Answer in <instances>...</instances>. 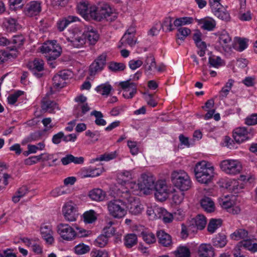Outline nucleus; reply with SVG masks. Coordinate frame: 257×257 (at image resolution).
<instances>
[{
	"instance_id": "nucleus-28",
	"label": "nucleus",
	"mask_w": 257,
	"mask_h": 257,
	"mask_svg": "<svg viewBox=\"0 0 257 257\" xmlns=\"http://www.w3.org/2000/svg\"><path fill=\"white\" fill-rule=\"evenodd\" d=\"M41 108L45 111L52 112L55 109L58 108L57 104L49 97H43L41 101Z\"/></svg>"
},
{
	"instance_id": "nucleus-59",
	"label": "nucleus",
	"mask_w": 257,
	"mask_h": 257,
	"mask_svg": "<svg viewBox=\"0 0 257 257\" xmlns=\"http://www.w3.org/2000/svg\"><path fill=\"white\" fill-rule=\"evenodd\" d=\"M125 68V65L122 63L111 62L108 65V68L112 71L117 72L123 70Z\"/></svg>"
},
{
	"instance_id": "nucleus-41",
	"label": "nucleus",
	"mask_w": 257,
	"mask_h": 257,
	"mask_svg": "<svg viewBox=\"0 0 257 257\" xmlns=\"http://www.w3.org/2000/svg\"><path fill=\"white\" fill-rule=\"evenodd\" d=\"M138 238L134 233L126 234L124 238V243L127 248H131L137 243Z\"/></svg>"
},
{
	"instance_id": "nucleus-23",
	"label": "nucleus",
	"mask_w": 257,
	"mask_h": 257,
	"mask_svg": "<svg viewBox=\"0 0 257 257\" xmlns=\"http://www.w3.org/2000/svg\"><path fill=\"white\" fill-rule=\"evenodd\" d=\"M79 18L73 16H69L60 19L57 23V27L60 32L63 31L70 23L78 21Z\"/></svg>"
},
{
	"instance_id": "nucleus-24",
	"label": "nucleus",
	"mask_w": 257,
	"mask_h": 257,
	"mask_svg": "<svg viewBox=\"0 0 257 257\" xmlns=\"http://www.w3.org/2000/svg\"><path fill=\"white\" fill-rule=\"evenodd\" d=\"M125 187L121 186L119 189V194L120 197L122 198V195L124 193L125 190L126 191V193L129 195H133L136 191L139 189V184H137L134 182H128L125 184Z\"/></svg>"
},
{
	"instance_id": "nucleus-49",
	"label": "nucleus",
	"mask_w": 257,
	"mask_h": 257,
	"mask_svg": "<svg viewBox=\"0 0 257 257\" xmlns=\"http://www.w3.org/2000/svg\"><path fill=\"white\" fill-rule=\"evenodd\" d=\"M248 232L244 229H238L231 234L232 239L238 240L247 237Z\"/></svg>"
},
{
	"instance_id": "nucleus-9",
	"label": "nucleus",
	"mask_w": 257,
	"mask_h": 257,
	"mask_svg": "<svg viewBox=\"0 0 257 257\" xmlns=\"http://www.w3.org/2000/svg\"><path fill=\"white\" fill-rule=\"evenodd\" d=\"M118 86L119 91H122V96L128 95L133 96L137 94V85L136 83L132 82L131 79L120 82Z\"/></svg>"
},
{
	"instance_id": "nucleus-47",
	"label": "nucleus",
	"mask_w": 257,
	"mask_h": 257,
	"mask_svg": "<svg viewBox=\"0 0 257 257\" xmlns=\"http://www.w3.org/2000/svg\"><path fill=\"white\" fill-rule=\"evenodd\" d=\"M75 230H74L75 238L85 237L89 236L91 234V231L89 230L85 229L77 225H74Z\"/></svg>"
},
{
	"instance_id": "nucleus-62",
	"label": "nucleus",
	"mask_w": 257,
	"mask_h": 257,
	"mask_svg": "<svg viewBox=\"0 0 257 257\" xmlns=\"http://www.w3.org/2000/svg\"><path fill=\"white\" fill-rule=\"evenodd\" d=\"M86 100V97H75V101L77 102H80L82 104L81 105V108L82 110V113L83 114L86 113L90 110V107L88 106V103H84Z\"/></svg>"
},
{
	"instance_id": "nucleus-27",
	"label": "nucleus",
	"mask_w": 257,
	"mask_h": 257,
	"mask_svg": "<svg viewBox=\"0 0 257 257\" xmlns=\"http://www.w3.org/2000/svg\"><path fill=\"white\" fill-rule=\"evenodd\" d=\"M142 179L141 189L152 190L155 188V179L153 176L143 174Z\"/></svg>"
},
{
	"instance_id": "nucleus-29",
	"label": "nucleus",
	"mask_w": 257,
	"mask_h": 257,
	"mask_svg": "<svg viewBox=\"0 0 257 257\" xmlns=\"http://www.w3.org/2000/svg\"><path fill=\"white\" fill-rule=\"evenodd\" d=\"M25 38L23 35L15 36L13 38L12 43L14 44L13 46H8L6 49L10 51H14L16 54L17 49L20 48L24 44Z\"/></svg>"
},
{
	"instance_id": "nucleus-60",
	"label": "nucleus",
	"mask_w": 257,
	"mask_h": 257,
	"mask_svg": "<svg viewBox=\"0 0 257 257\" xmlns=\"http://www.w3.org/2000/svg\"><path fill=\"white\" fill-rule=\"evenodd\" d=\"M118 178L125 184L132 179V172L131 171H123L118 175Z\"/></svg>"
},
{
	"instance_id": "nucleus-19",
	"label": "nucleus",
	"mask_w": 257,
	"mask_h": 257,
	"mask_svg": "<svg viewBox=\"0 0 257 257\" xmlns=\"http://www.w3.org/2000/svg\"><path fill=\"white\" fill-rule=\"evenodd\" d=\"M95 7L94 5H89L87 3L80 2L77 5V10L78 13L85 18L89 17L92 19L91 15V8Z\"/></svg>"
},
{
	"instance_id": "nucleus-50",
	"label": "nucleus",
	"mask_w": 257,
	"mask_h": 257,
	"mask_svg": "<svg viewBox=\"0 0 257 257\" xmlns=\"http://www.w3.org/2000/svg\"><path fill=\"white\" fill-rule=\"evenodd\" d=\"M91 115H94L96 117V119L95 120L96 124L99 126H104L106 125V122L102 118L103 115L100 111L94 110L91 112Z\"/></svg>"
},
{
	"instance_id": "nucleus-38",
	"label": "nucleus",
	"mask_w": 257,
	"mask_h": 257,
	"mask_svg": "<svg viewBox=\"0 0 257 257\" xmlns=\"http://www.w3.org/2000/svg\"><path fill=\"white\" fill-rule=\"evenodd\" d=\"M208 64L209 67L218 68L224 65L223 60L219 56L212 55L209 57Z\"/></svg>"
},
{
	"instance_id": "nucleus-61",
	"label": "nucleus",
	"mask_w": 257,
	"mask_h": 257,
	"mask_svg": "<svg viewBox=\"0 0 257 257\" xmlns=\"http://www.w3.org/2000/svg\"><path fill=\"white\" fill-rule=\"evenodd\" d=\"M178 33L177 34L178 39L181 41H184L186 37L190 34L191 31L186 27H181L178 29Z\"/></svg>"
},
{
	"instance_id": "nucleus-52",
	"label": "nucleus",
	"mask_w": 257,
	"mask_h": 257,
	"mask_svg": "<svg viewBox=\"0 0 257 257\" xmlns=\"http://www.w3.org/2000/svg\"><path fill=\"white\" fill-rule=\"evenodd\" d=\"M53 86L56 89H59L64 87L66 82L57 73L53 78Z\"/></svg>"
},
{
	"instance_id": "nucleus-55",
	"label": "nucleus",
	"mask_w": 257,
	"mask_h": 257,
	"mask_svg": "<svg viewBox=\"0 0 257 257\" xmlns=\"http://www.w3.org/2000/svg\"><path fill=\"white\" fill-rule=\"evenodd\" d=\"M172 19L171 17L166 18L163 23L161 25L160 29L162 28L165 32H170L173 30L172 23Z\"/></svg>"
},
{
	"instance_id": "nucleus-4",
	"label": "nucleus",
	"mask_w": 257,
	"mask_h": 257,
	"mask_svg": "<svg viewBox=\"0 0 257 257\" xmlns=\"http://www.w3.org/2000/svg\"><path fill=\"white\" fill-rule=\"evenodd\" d=\"M66 40L69 46L75 48L84 47L86 42L84 33L78 28L69 30Z\"/></svg>"
},
{
	"instance_id": "nucleus-57",
	"label": "nucleus",
	"mask_w": 257,
	"mask_h": 257,
	"mask_svg": "<svg viewBox=\"0 0 257 257\" xmlns=\"http://www.w3.org/2000/svg\"><path fill=\"white\" fill-rule=\"evenodd\" d=\"M108 243V237L104 234L97 237L94 241V244L96 246L99 247H104Z\"/></svg>"
},
{
	"instance_id": "nucleus-15",
	"label": "nucleus",
	"mask_w": 257,
	"mask_h": 257,
	"mask_svg": "<svg viewBox=\"0 0 257 257\" xmlns=\"http://www.w3.org/2000/svg\"><path fill=\"white\" fill-rule=\"evenodd\" d=\"M41 3L39 1H32L26 5L24 13L28 17L38 15L41 11Z\"/></svg>"
},
{
	"instance_id": "nucleus-1",
	"label": "nucleus",
	"mask_w": 257,
	"mask_h": 257,
	"mask_svg": "<svg viewBox=\"0 0 257 257\" xmlns=\"http://www.w3.org/2000/svg\"><path fill=\"white\" fill-rule=\"evenodd\" d=\"M195 177L201 184L210 183L214 176V168L211 164L205 161L198 162L194 168Z\"/></svg>"
},
{
	"instance_id": "nucleus-33",
	"label": "nucleus",
	"mask_w": 257,
	"mask_h": 257,
	"mask_svg": "<svg viewBox=\"0 0 257 257\" xmlns=\"http://www.w3.org/2000/svg\"><path fill=\"white\" fill-rule=\"evenodd\" d=\"M198 23L202 25V29L207 31H212L216 26L215 21L211 18L200 19Z\"/></svg>"
},
{
	"instance_id": "nucleus-20",
	"label": "nucleus",
	"mask_w": 257,
	"mask_h": 257,
	"mask_svg": "<svg viewBox=\"0 0 257 257\" xmlns=\"http://www.w3.org/2000/svg\"><path fill=\"white\" fill-rule=\"evenodd\" d=\"M201 33L200 32H196L193 34V39L197 47L199 48V50L198 51L197 53L200 57H203L206 50V45L204 42L201 41Z\"/></svg>"
},
{
	"instance_id": "nucleus-11",
	"label": "nucleus",
	"mask_w": 257,
	"mask_h": 257,
	"mask_svg": "<svg viewBox=\"0 0 257 257\" xmlns=\"http://www.w3.org/2000/svg\"><path fill=\"white\" fill-rule=\"evenodd\" d=\"M63 214L65 220L68 221H74L77 217L75 205L71 201L66 203L62 209Z\"/></svg>"
},
{
	"instance_id": "nucleus-51",
	"label": "nucleus",
	"mask_w": 257,
	"mask_h": 257,
	"mask_svg": "<svg viewBox=\"0 0 257 257\" xmlns=\"http://www.w3.org/2000/svg\"><path fill=\"white\" fill-rule=\"evenodd\" d=\"M145 67L148 71H152L154 69L156 68V65L155 58L152 55L147 57L145 62Z\"/></svg>"
},
{
	"instance_id": "nucleus-8",
	"label": "nucleus",
	"mask_w": 257,
	"mask_h": 257,
	"mask_svg": "<svg viewBox=\"0 0 257 257\" xmlns=\"http://www.w3.org/2000/svg\"><path fill=\"white\" fill-rule=\"evenodd\" d=\"M221 169L225 173L235 175L240 173L242 167L240 163L235 160H224L220 163Z\"/></svg>"
},
{
	"instance_id": "nucleus-2",
	"label": "nucleus",
	"mask_w": 257,
	"mask_h": 257,
	"mask_svg": "<svg viewBox=\"0 0 257 257\" xmlns=\"http://www.w3.org/2000/svg\"><path fill=\"white\" fill-rule=\"evenodd\" d=\"M41 52L44 54L48 64L52 68H55L52 61L59 57L61 53V48L57 41L53 40L44 43L41 47Z\"/></svg>"
},
{
	"instance_id": "nucleus-5",
	"label": "nucleus",
	"mask_w": 257,
	"mask_h": 257,
	"mask_svg": "<svg viewBox=\"0 0 257 257\" xmlns=\"http://www.w3.org/2000/svg\"><path fill=\"white\" fill-rule=\"evenodd\" d=\"M91 11L92 19L97 21H100L104 19L107 21H112L117 18L116 14L113 13L112 9L107 5H104L100 9L95 6L91 8Z\"/></svg>"
},
{
	"instance_id": "nucleus-10",
	"label": "nucleus",
	"mask_w": 257,
	"mask_h": 257,
	"mask_svg": "<svg viewBox=\"0 0 257 257\" xmlns=\"http://www.w3.org/2000/svg\"><path fill=\"white\" fill-rule=\"evenodd\" d=\"M106 55L102 54L99 55L90 65L89 72L90 76H94L101 72L106 64Z\"/></svg>"
},
{
	"instance_id": "nucleus-35",
	"label": "nucleus",
	"mask_w": 257,
	"mask_h": 257,
	"mask_svg": "<svg viewBox=\"0 0 257 257\" xmlns=\"http://www.w3.org/2000/svg\"><path fill=\"white\" fill-rule=\"evenodd\" d=\"M95 90L100 95L108 96L112 90V87L108 82H106L97 86Z\"/></svg>"
},
{
	"instance_id": "nucleus-42",
	"label": "nucleus",
	"mask_w": 257,
	"mask_h": 257,
	"mask_svg": "<svg viewBox=\"0 0 257 257\" xmlns=\"http://www.w3.org/2000/svg\"><path fill=\"white\" fill-rule=\"evenodd\" d=\"M70 190L67 186H61L55 188L51 192V195L54 197H57L70 193Z\"/></svg>"
},
{
	"instance_id": "nucleus-56",
	"label": "nucleus",
	"mask_w": 257,
	"mask_h": 257,
	"mask_svg": "<svg viewBox=\"0 0 257 257\" xmlns=\"http://www.w3.org/2000/svg\"><path fill=\"white\" fill-rule=\"evenodd\" d=\"M84 221L87 223H92L95 221L97 218L95 215V212L92 210L86 211L83 214Z\"/></svg>"
},
{
	"instance_id": "nucleus-53",
	"label": "nucleus",
	"mask_w": 257,
	"mask_h": 257,
	"mask_svg": "<svg viewBox=\"0 0 257 257\" xmlns=\"http://www.w3.org/2000/svg\"><path fill=\"white\" fill-rule=\"evenodd\" d=\"M193 19L192 17H182L176 19L174 22V25L176 27H179L182 25H185L192 23Z\"/></svg>"
},
{
	"instance_id": "nucleus-64",
	"label": "nucleus",
	"mask_w": 257,
	"mask_h": 257,
	"mask_svg": "<svg viewBox=\"0 0 257 257\" xmlns=\"http://www.w3.org/2000/svg\"><path fill=\"white\" fill-rule=\"evenodd\" d=\"M248 40L245 38H238L236 44V49L241 52L247 47Z\"/></svg>"
},
{
	"instance_id": "nucleus-17",
	"label": "nucleus",
	"mask_w": 257,
	"mask_h": 257,
	"mask_svg": "<svg viewBox=\"0 0 257 257\" xmlns=\"http://www.w3.org/2000/svg\"><path fill=\"white\" fill-rule=\"evenodd\" d=\"M219 203L221 207L226 209L228 212L233 214H237L240 212V209L234 206V201L229 196H224L218 200Z\"/></svg>"
},
{
	"instance_id": "nucleus-26",
	"label": "nucleus",
	"mask_w": 257,
	"mask_h": 257,
	"mask_svg": "<svg viewBox=\"0 0 257 257\" xmlns=\"http://www.w3.org/2000/svg\"><path fill=\"white\" fill-rule=\"evenodd\" d=\"M85 36V39H87L90 44H95L99 39V35L96 30L92 27H88L86 30L83 32Z\"/></svg>"
},
{
	"instance_id": "nucleus-16",
	"label": "nucleus",
	"mask_w": 257,
	"mask_h": 257,
	"mask_svg": "<svg viewBox=\"0 0 257 257\" xmlns=\"http://www.w3.org/2000/svg\"><path fill=\"white\" fill-rule=\"evenodd\" d=\"M155 196L156 198L160 201H163L168 197L169 190L167 186L163 182H158L155 186Z\"/></svg>"
},
{
	"instance_id": "nucleus-30",
	"label": "nucleus",
	"mask_w": 257,
	"mask_h": 257,
	"mask_svg": "<svg viewBox=\"0 0 257 257\" xmlns=\"http://www.w3.org/2000/svg\"><path fill=\"white\" fill-rule=\"evenodd\" d=\"M218 41L222 48L226 50L227 48H229L231 39L226 31H223L219 34Z\"/></svg>"
},
{
	"instance_id": "nucleus-13",
	"label": "nucleus",
	"mask_w": 257,
	"mask_h": 257,
	"mask_svg": "<svg viewBox=\"0 0 257 257\" xmlns=\"http://www.w3.org/2000/svg\"><path fill=\"white\" fill-rule=\"evenodd\" d=\"M21 240L26 245L31 248L32 250L36 254H41L43 252V247L38 238H21Z\"/></svg>"
},
{
	"instance_id": "nucleus-18",
	"label": "nucleus",
	"mask_w": 257,
	"mask_h": 257,
	"mask_svg": "<svg viewBox=\"0 0 257 257\" xmlns=\"http://www.w3.org/2000/svg\"><path fill=\"white\" fill-rule=\"evenodd\" d=\"M198 253L199 257H214V250L210 244L202 243L198 247Z\"/></svg>"
},
{
	"instance_id": "nucleus-39",
	"label": "nucleus",
	"mask_w": 257,
	"mask_h": 257,
	"mask_svg": "<svg viewBox=\"0 0 257 257\" xmlns=\"http://www.w3.org/2000/svg\"><path fill=\"white\" fill-rule=\"evenodd\" d=\"M157 211L160 213L158 218L162 219L165 223H168L172 221L173 219L172 214L168 212L165 209L161 208V209H157Z\"/></svg>"
},
{
	"instance_id": "nucleus-44",
	"label": "nucleus",
	"mask_w": 257,
	"mask_h": 257,
	"mask_svg": "<svg viewBox=\"0 0 257 257\" xmlns=\"http://www.w3.org/2000/svg\"><path fill=\"white\" fill-rule=\"evenodd\" d=\"M28 192V189L27 186H23L19 188L15 194L12 197V201L15 203H18L20 199L24 197Z\"/></svg>"
},
{
	"instance_id": "nucleus-21",
	"label": "nucleus",
	"mask_w": 257,
	"mask_h": 257,
	"mask_svg": "<svg viewBox=\"0 0 257 257\" xmlns=\"http://www.w3.org/2000/svg\"><path fill=\"white\" fill-rule=\"evenodd\" d=\"M189 222L192 226L195 227L194 230L195 231H197L198 229L202 230L204 228L207 222L205 217L201 214L197 215Z\"/></svg>"
},
{
	"instance_id": "nucleus-36",
	"label": "nucleus",
	"mask_w": 257,
	"mask_h": 257,
	"mask_svg": "<svg viewBox=\"0 0 257 257\" xmlns=\"http://www.w3.org/2000/svg\"><path fill=\"white\" fill-rule=\"evenodd\" d=\"M102 172L101 168H89L82 171L83 177H94L100 175Z\"/></svg>"
},
{
	"instance_id": "nucleus-46",
	"label": "nucleus",
	"mask_w": 257,
	"mask_h": 257,
	"mask_svg": "<svg viewBox=\"0 0 257 257\" xmlns=\"http://www.w3.org/2000/svg\"><path fill=\"white\" fill-rule=\"evenodd\" d=\"M194 227L191 225L189 222H187L186 224H182L181 236L183 239L186 238L189 235V232H195Z\"/></svg>"
},
{
	"instance_id": "nucleus-31",
	"label": "nucleus",
	"mask_w": 257,
	"mask_h": 257,
	"mask_svg": "<svg viewBox=\"0 0 257 257\" xmlns=\"http://www.w3.org/2000/svg\"><path fill=\"white\" fill-rule=\"evenodd\" d=\"M31 67H33L34 74L38 77L42 76V74L40 73L44 69V62L41 59H36L31 64Z\"/></svg>"
},
{
	"instance_id": "nucleus-63",
	"label": "nucleus",
	"mask_w": 257,
	"mask_h": 257,
	"mask_svg": "<svg viewBox=\"0 0 257 257\" xmlns=\"http://www.w3.org/2000/svg\"><path fill=\"white\" fill-rule=\"evenodd\" d=\"M234 83V80L232 79H229L228 81L226 83L225 86L222 88L220 93L221 95H227L229 92L231 90Z\"/></svg>"
},
{
	"instance_id": "nucleus-34",
	"label": "nucleus",
	"mask_w": 257,
	"mask_h": 257,
	"mask_svg": "<svg viewBox=\"0 0 257 257\" xmlns=\"http://www.w3.org/2000/svg\"><path fill=\"white\" fill-rule=\"evenodd\" d=\"M89 196L93 200L101 201L105 197V193L100 189H94L89 192Z\"/></svg>"
},
{
	"instance_id": "nucleus-40",
	"label": "nucleus",
	"mask_w": 257,
	"mask_h": 257,
	"mask_svg": "<svg viewBox=\"0 0 257 257\" xmlns=\"http://www.w3.org/2000/svg\"><path fill=\"white\" fill-rule=\"evenodd\" d=\"M213 245L217 247H223L227 243L226 237L224 234H218L212 239Z\"/></svg>"
},
{
	"instance_id": "nucleus-14",
	"label": "nucleus",
	"mask_w": 257,
	"mask_h": 257,
	"mask_svg": "<svg viewBox=\"0 0 257 257\" xmlns=\"http://www.w3.org/2000/svg\"><path fill=\"white\" fill-rule=\"evenodd\" d=\"M252 136L247 128L245 127H239L234 130L233 136L234 140L238 143L249 139Z\"/></svg>"
},
{
	"instance_id": "nucleus-7",
	"label": "nucleus",
	"mask_w": 257,
	"mask_h": 257,
	"mask_svg": "<svg viewBox=\"0 0 257 257\" xmlns=\"http://www.w3.org/2000/svg\"><path fill=\"white\" fill-rule=\"evenodd\" d=\"M126 191L122 195V199L127 201L126 207L130 213L135 215L141 214L144 209L143 205L138 198L127 194Z\"/></svg>"
},
{
	"instance_id": "nucleus-25",
	"label": "nucleus",
	"mask_w": 257,
	"mask_h": 257,
	"mask_svg": "<svg viewBox=\"0 0 257 257\" xmlns=\"http://www.w3.org/2000/svg\"><path fill=\"white\" fill-rule=\"evenodd\" d=\"M41 233L42 237L49 244H52L54 242L53 237V232L50 225H43L41 227Z\"/></svg>"
},
{
	"instance_id": "nucleus-45",
	"label": "nucleus",
	"mask_w": 257,
	"mask_h": 257,
	"mask_svg": "<svg viewBox=\"0 0 257 257\" xmlns=\"http://www.w3.org/2000/svg\"><path fill=\"white\" fill-rule=\"evenodd\" d=\"M212 12L217 18L222 20L228 21L230 20L229 14L224 9L222 6L221 9H216Z\"/></svg>"
},
{
	"instance_id": "nucleus-37",
	"label": "nucleus",
	"mask_w": 257,
	"mask_h": 257,
	"mask_svg": "<svg viewBox=\"0 0 257 257\" xmlns=\"http://www.w3.org/2000/svg\"><path fill=\"white\" fill-rule=\"evenodd\" d=\"M119 43L121 44V46L126 45H128L131 47L134 46L136 43L135 35L124 34Z\"/></svg>"
},
{
	"instance_id": "nucleus-48",
	"label": "nucleus",
	"mask_w": 257,
	"mask_h": 257,
	"mask_svg": "<svg viewBox=\"0 0 257 257\" xmlns=\"http://www.w3.org/2000/svg\"><path fill=\"white\" fill-rule=\"evenodd\" d=\"M174 253L175 257H190V249L186 246H179Z\"/></svg>"
},
{
	"instance_id": "nucleus-12",
	"label": "nucleus",
	"mask_w": 257,
	"mask_h": 257,
	"mask_svg": "<svg viewBox=\"0 0 257 257\" xmlns=\"http://www.w3.org/2000/svg\"><path fill=\"white\" fill-rule=\"evenodd\" d=\"M58 232L61 237L66 240H72L75 238L74 229L68 224L60 223L57 226Z\"/></svg>"
},
{
	"instance_id": "nucleus-32",
	"label": "nucleus",
	"mask_w": 257,
	"mask_h": 257,
	"mask_svg": "<svg viewBox=\"0 0 257 257\" xmlns=\"http://www.w3.org/2000/svg\"><path fill=\"white\" fill-rule=\"evenodd\" d=\"M201 207L207 212H212L214 211L215 205L213 201L210 198L205 197L200 201Z\"/></svg>"
},
{
	"instance_id": "nucleus-6",
	"label": "nucleus",
	"mask_w": 257,
	"mask_h": 257,
	"mask_svg": "<svg viewBox=\"0 0 257 257\" xmlns=\"http://www.w3.org/2000/svg\"><path fill=\"white\" fill-rule=\"evenodd\" d=\"M125 201L116 199L108 202L107 208L109 214L116 218L123 217L126 213V202Z\"/></svg>"
},
{
	"instance_id": "nucleus-22",
	"label": "nucleus",
	"mask_w": 257,
	"mask_h": 257,
	"mask_svg": "<svg viewBox=\"0 0 257 257\" xmlns=\"http://www.w3.org/2000/svg\"><path fill=\"white\" fill-rule=\"evenodd\" d=\"M157 236L159 243L165 247H169L172 244V237L170 235L163 230L158 231L157 233Z\"/></svg>"
},
{
	"instance_id": "nucleus-58",
	"label": "nucleus",
	"mask_w": 257,
	"mask_h": 257,
	"mask_svg": "<svg viewBox=\"0 0 257 257\" xmlns=\"http://www.w3.org/2000/svg\"><path fill=\"white\" fill-rule=\"evenodd\" d=\"M116 157V152H113L110 153H105L102 155H101L99 157H97L94 159H93L94 161H108L112 159L115 158Z\"/></svg>"
},
{
	"instance_id": "nucleus-54",
	"label": "nucleus",
	"mask_w": 257,
	"mask_h": 257,
	"mask_svg": "<svg viewBox=\"0 0 257 257\" xmlns=\"http://www.w3.org/2000/svg\"><path fill=\"white\" fill-rule=\"evenodd\" d=\"M141 235L143 240L148 244H151L156 242L155 235L152 232L143 231L141 232Z\"/></svg>"
},
{
	"instance_id": "nucleus-43",
	"label": "nucleus",
	"mask_w": 257,
	"mask_h": 257,
	"mask_svg": "<svg viewBox=\"0 0 257 257\" xmlns=\"http://www.w3.org/2000/svg\"><path fill=\"white\" fill-rule=\"evenodd\" d=\"M222 221L221 219H211L207 226V230L210 233H214L215 230L222 225Z\"/></svg>"
},
{
	"instance_id": "nucleus-3",
	"label": "nucleus",
	"mask_w": 257,
	"mask_h": 257,
	"mask_svg": "<svg viewBox=\"0 0 257 257\" xmlns=\"http://www.w3.org/2000/svg\"><path fill=\"white\" fill-rule=\"evenodd\" d=\"M171 179L174 186L181 191H187L191 187V181L189 175L183 170L173 172Z\"/></svg>"
}]
</instances>
